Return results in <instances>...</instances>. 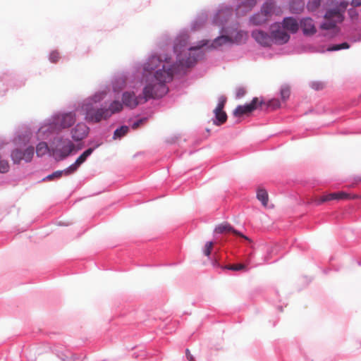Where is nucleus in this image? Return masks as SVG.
I'll use <instances>...</instances> for the list:
<instances>
[{
	"label": "nucleus",
	"mask_w": 361,
	"mask_h": 361,
	"mask_svg": "<svg viewBox=\"0 0 361 361\" xmlns=\"http://www.w3.org/2000/svg\"><path fill=\"white\" fill-rule=\"evenodd\" d=\"M171 58L166 54L153 53L144 66H138L135 78H142L145 86L142 94L136 96L133 92H124L122 94L123 104L130 109L143 104L150 99L163 97L169 92L167 82L172 80L174 75L183 71V66H190L188 61L184 65L178 59L177 63H171Z\"/></svg>",
	"instance_id": "f257e3e1"
},
{
	"label": "nucleus",
	"mask_w": 361,
	"mask_h": 361,
	"mask_svg": "<svg viewBox=\"0 0 361 361\" xmlns=\"http://www.w3.org/2000/svg\"><path fill=\"white\" fill-rule=\"evenodd\" d=\"M280 24L286 32L291 34L297 33L300 28L298 21L292 16L285 17Z\"/></svg>",
	"instance_id": "412c9836"
},
{
	"label": "nucleus",
	"mask_w": 361,
	"mask_h": 361,
	"mask_svg": "<svg viewBox=\"0 0 361 361\" xmlns=\"http://www.w3.org/2000/svg\"><path fill=\"white\" fill-rule=\"evenodd\" d=\"M186 357L189 361H195V357L190 354L188 349H186Z\"/></svg>",
	"instance_id": "09e8293b"
},
{
	"label": "nucleus",
	"mask_w": 361,
	"mask_h": 361,
	"mask_svg": "<svg viewBox=\"0 0 361 361\" xmlns=\"http://www.w3.org/2000/svg\"><path fill=\"white\" fill-rule=\"evenodd\" d=\"M350 48V44L347 42H343L339 44H335L329 46L327 48V51H339L341 49H347Z\"/></svg>",
	"instance_id": "c9c22d12"
},
{
	"label": "nucleus",
	"mask_w": 361,
	"mask_h": 361,
	"mask_svg": "<svg viewBox=\"0 0 361 361\" xmlns=\"http://www.w3.org/2000/svg\"><path fill=\"white\" fill-rule=\"evenodd\" d=\"M299 24L305 36H311L317 32L314 20L310 17L302 18Z\"/></svg>",
	"instance_id": "aec40b11"
},
{
	"label": "nucleus",
	"mask_w": 361,
	"mask_h": 361,
	"mask_svg": "<svg viewBox=\"0 0 361 361\" xmlns=\"http://www.w3.org/2000/svg\"><path fill=\"white\" fill-rule=\"evenodd\" d=\"M251 36L262 47H269L272 44L271 33L269 34L261 29L253 30L251 32Z\"/></svg>",
	"instance_id": "2eb2a0df"
},
{
	"label": "nucleus",
	"mask_w": 361,
	"mask_h": 361,
	"mask_svg": "<svg viewBox=\"0 0 361 361\" xmlns=\"http://www.w3.org/2000/svg\"><path fill=\"white\" fill-rule=\"evenodd\" d=\"M226 102V97L224 95L220 96L219 97V102H218L217 106L215 108V109H216L217 111L219 110H224Z\"/></svg>",
	"instance_id": "58836bf2"
},
{
	"label": "nucleus",
	"mask_w": 361,
	"mask_h": 361,
	"mask_svg": "<svg viewBox=\"0 0 361 361\" xmlns=\"http://www.w3.org/2000/svg\"><path fill=\"white\" fill-rule=\"evenodd\" d=\"M5 92H6V89H4V90H2V91H0V96H3V95H4Z\"/></svg>",
	"instance_id": "3c124183"
},
{
	"label": "nucleus",
	"mask_w": 361,
	"mask_h": 361,
	"mask_svg": "<svg viewBox=\"0 0 361 361\" xmlns=\"http://www.w3.org/2000/svg\"><path fill=\"white\" fill-rule=\"evenodd\" d=\"M261 250L262 251L267 252V255L262 257L261 259H256V255L258 254L259 251L254 250L253 252H251L250 253L248 254V256L245 259V263L221 266L219 259L216 258H214L212 259V264L213 265L214 267H219L221 268L222 269H227L235 271H247V267L249 264H252V262L255 264V265H259L266 262L268 263L269 260V256L271 255L272 253L275 252L276 248L263 246Z\"/></svg>",
	"instance_id": "20e7f679"
},
{
	"label": "nucleus",
	"mask_w": 361,
	"mask_h": 361,
	"mask_svg": "<svg viewBox=\"0 0 361 361\" xmlns=\"http://www.w3.org/2000/svg\"><path fill=\"white\" fill-rule=\"evenodd\" d=\"M281 97L283 101H286L290 96V88L288 86H282L280 90Z\"/></svg>",
	"instance_id": "4c0bfd02"
},
{
	"label": "nucleus",
	"mask_w": 361,
	"mask_h": 361,
	"mask_svg": "<svg viewBox=\"0 0 361 361\" xmlns=\"http://www.w3.org/2000/svg\"><path fill=\"white\" fill-rule=\"evenodd\" d=\"M63 174H64L66 176H68V175L72 174V173L71 171H67V168L65 169L64 170L56 171L54 173H52L47 176L45 178H44L43 180L44 181L51 180H54L55 178H59L61 177V176Z\"/></svg>",
	"instance_id": "7c9ffc66"
},
{
	"label": "nucleus",
	"mask_w": 361,
	"mask_h": 361,
	"mask_svg": "<svg viewBox=\"0 0 361 361\" xmlns=\"http://www.w3.org/2000/svg\"><path fill=\"white\" fill-rule=\"evenodd\" d=\"M123 102L118 100H114L110 103L109 106L103 105V121L109 119L113 114L120 112L123 109Z\"/></svg>",
	"instance_id": "a211bd4d"
},
{
	"label": "nucleus",
	"mask_w": 361,
	"mask_h": 361,
	"mask_svg": "<svg viewBox=\"0 0 361 361\" xmlns=\"http://www.w3.org/2000/svg\"><path fill=\"white\" fill-rule=\"evenodd\" d=\"M214 119L213 120L214 124L216 126H221L227 120V114L224 110L216 111L214 110Z\"/></svg>",
	"instance_id": "bb28decb"
},
{
	"label": "nucleus",
	"mask_w": 361,
	"mask_h": 361,
	"mask_svg": "<svg viewBox=\"0 0 361 361\" xmlns=\"http://www.w3.org/2000/svg\"><path fill=\"white\" fill-rule=\"evenodd\" d=\"M32 132L27 126H23L18 128L11 139V142L15 147H24L30 143Z\"/></svg>",
	"instance_id": "9d476101"
},
{
	"label": "nucleus",
	"mask_w": 361,
	"mask_h": 361,
	"mask_svg": "<svg viewBox=\"0 0 361 361\" xmlns=\"http://www.w3.org/2000/svg\"><path fill=\"white\" fill-rule=\"evenodd\" d=\"M349 2L345 0L341 1L336 0L326 1V6L322 12V17L325 19H336L337 22L343 20V14L345 12Z\"/></svg>",
	"instance_id": "0eeeda50"
},
{
	"label": "nucleus",
	"mask_w": 361,
	"mask_h": 361,
	"mask_svg": "<svg viewBox=\"0 0 361 361\" xmlns=\"http://www.w3.org/2000/svg\"><path fill=\"white\" fill-rule=\"evenodd\" d=\"M305 1L303 0H290L288 3L289 11L293 14H300L305 8Z\"/></svg>",
	"instance_id": "393cba45"
},
{
	"label": "nucleus",
	"mask_w": 361,
	"mask_h": 361,
	"mask_svg": "<svg viewBox=\"0 0 361 361\" xmlns=\"http://www.w3.org/2000/svg\"><path fill=\"white\" fill-rule=\"evenodd\" d=\"M214 232L216 233H226V232H228V233H233V234H235V235L237 236H239V237H241L243 238H244L245 240H246L247 241H248L250 243H252V240L251 239H250L247 236L243 235L242 233L236 231L235 229H234L233 227H232L230 224H219L218 226H216L214 229Z\"/></svg>",
	"instance_id": "b1692460"
},
{
	"label": "nucleus",
	"mask_w": 361,
	"mask_h": 361,
	"mask_svg": "<svg viewBox=\"0 0 361 361\" xmlns=\"http://www.w3.org/2000/svg\"><path fill=\"white\" fill-rule=\"evenodd\" d=\"M336 23L337 21L333 20L332 19H326V20L320 25V28L325 30H335L337 28Z\"/></svg>",
	"instance_id": "f704fd0d"
},
{
	"label": "nucleus",
	"mask_w": 361,
	"mask_h": 361,
	"mask_svg": "<svg viewBox=\"0 0 361 361\" xmlns=\"http://www.w3.org/2000/svg\"><path fill=\"white\" fill-rule=\"evenodd\" d=\"M257 198L259 200L263 206H267L268 204V193L266 190L259 188L257 191Z\"/></svg>",
	"instance_id": "72a5a7b5"
},
{
	"label": "nucleus",
	"mask_w": 361,
	"mask_h": 361,
	"mask_svg": "<svg viewBox=\"0 0 361 361\" xmlns=\"http://www.w3.org/2000/svg\"><path fill=\"white\" fill-rule=\"evenodd\" d=\"M310 86L314 90H320L324 88V85L323 82L319 81H312L310 82Z\"/></svg>",
	"instance_id": "a19ab883"
},
{
	"label": "nucleus",
	"mask_w": 361,
	"mask_h": 361,
	"mask_svg": "<svg viewBox=\"0 0 361 361\" xmlns=\"http://www.w3.org/2000/svg\"><path fill=\"white\" fill-rule=\"evenodd\" d=\"M274 105V107L276 108V107H279L280 106V102L277 100V101H275L274 102V104H273Z\"/></svg>",
	"instance_id": "8fccbe9b"
},
{
	"label": "nucleus",
	"mask_w": 361,
	"mask_h": 361,
	"mask_svg": "<svg viewBox=\"0 0 361 361\" xmlns=\"http://www.w3.org/2000/svg\"><path fill=\"white\" fill-rule=\"evenodd\" d=\"M233 8L231 5L221 4L219 6L216 13L213 17V23L222 27L228 21L233 15Z\"/></svg>",
	"instance_id": "9b49d317"
},
{
	"label": "nucleus",
	"mask_w": 361,
	"mask_h": 361,
	"mask_svg": "<svg viewBox=\"0 0 361 361\" xmlns=\"http://www.w3.org/2000/svg\"><path fill=\"white\" fill-rule=\"evenodd\" d=\"M349 196L350 195L348 194L343 192H334V193H331V194L324 196L322 198V201L326 202V201L333 200L348 199Z\"/></svg>",
	"instance_id": "c756f323"
},
{
	"label": "nucleus",
	"mask_w": 361,
	"mask_h": 361,
	"mask_svg": "<svg viewBox=\"0 0 361 361\" xmlns=\"http://www.w3.org/2000/svg\"><path fill=\"white\" fill-rule=\"evenodd\" d=\"M59 59V54L56 51H53L50 53L49 59L51 63H56Z\"/></svg>",
	"instance_id": "c03bdc74"
},
{
	"label": "nucleus",
	"mask_w": 361,
	"mask_h": 361,
	"mask_svg": "<svg viewBox=\"0 0 361 361\" xmlns=\"http://www.w3.org/2000/svg\"><path fill=\"white\" fill-rule=\"evenodd\" d=\"M147 118L146 117H142V118L137 119L132 123V125H131L132 128H133V129L137 128L141 124L144 123L147 121Z\"/></svg>",
	"instance_id": "37998d69"
},
{
	"label": "nucleus",
	"mask_w": 361,
	"mask_h": 361,
	"mask_svg": "<svg viewBox=\"0 0 361 361\" xmlns=\"http://www.w3.org/2000/svg\"><path fill=\"white\" fill-rule=\"evenodd\" d=\"M357 264H358L359 266H361V260L357 261Z\"/></svg>",
	"instance_id": "864d4df0"
},
{
	"label": "nucleus",
	"mask_w": 361,
	"mask_h": 361,
	"mask_svg": "<svg viewBox=\"0 0 361 361\" xmlns=\"http://www.w3.org/2000/svg\"><path fill=\"white\" fill-rule=\"evenodd\" d=\"M170 45H171L170 39L169 38H166L164 44L161 46H159V48L161 51H164L169 49Z\"/></svg>",
	"instance_id": "a18cd8bd"
},
{
	"label": "nucleus",
	"mask_w": 361,
	"mask_h": 361,
	"mask_svg": "<svg viewBox=\"0 0 361 361\" xmlns=\"http://www.w3.org/2000/svg\"><path fill=\"white\" fill-rule=\"evenodd\" d=\"M324 272L325 274H327V272H328V271H326V270H324Z\"/></svg>",
	"instance_id": "5fc2aeb1"
},
{
	"label": "nucleus",
	"mask_w": 361,
	"mask_h": 361,
	"mask_svg": "<svg viewBox=\"0 0 361 361\" xmlns=\"http://www.w3.org/2000/svg\"><path fill=\"white\" fill-rule=\"evenodd\" d=\"M48 152L51 153V151L50 150V146L49 147L45 141H41L37 145L36 154L37 157H42Z\"/></svg>",
	"instance_id": "c85d7f7f"
},
{
	"label": "nucleus",
	"mask_w": 361,
	"mask_h": 361,
	"mask_svg": "<svg viewBox=\"0 0 361 361\" xmlns=\"http://www.w3.org/2000/svg\"><path fill=\"white\" fill-rule=\"evenodd\" d=\"M109 88L95 92L82 101L79 106L85 115V120L89 123H97L103 121V105L101 102L107 96Z\"/></svg>",
	"instance_id": "7ed1b4c3"
},
{
	"label": "nucleus",
	"mask_w": 361,
	"mask_h": 361,
	"mask_svg": "<svg viewBox=\"0 0 361 361\" xmlns=\"http://www.w3.org/2000/svg\"><path fill=\"white\" fill-rule=\"evenodd\" d=\"M350 4L354 7L361 6V0H351Z\"/></svg>",
	"instance_id": "de8ad7c7"
},
{
	"label": "nucleus",
	"mask_w": 361,
	"mask_h": 361,
	"mask_svg": "<svg viewBox=\"0 0 361 361\" xmlns=\"http://www.w3.org/2000/svg\"><path fill=\"white\" fill-rule=\"evenodd\" d=\"M101 140H90L88 141V148H94V151L102 145Z\"/></svg>",
	"instance_id": "79ce46f5"
},
{
	"label": "nucleus",
	"mask_w": 361,
	"mask_h": 361,
	"mask_svg": "<svg viewBox=\"0 0 361 361\" xmlns=\"http://www.w3.org/2000/svg\"><path fill=\"white\" fill-rule=\"evenodd\" d=\"M268 20L266 14L262 13L261 12L253 14L250 18V20L252 24L255 25H262L265 23Z\"/></svg>",
	"instance_id": "cd10ccee"
},
{
	"label": "nucleus",
	"mask_w": 361,
	"mask_h": 361,
	"mask_svg": "<svg viewBox=\"0 0 361 361\" xmlns=\"http://www.w3.org/2000/svg\"><path fill=\"white\" fill-rule=\"evenodd\" d=\"M271 42L276 44H284L290 39V35L281 26L280 23H274L271 25Z\"/></svg>",
	"instance_id": "ddd939ff"
},
{
	"label": "nucleus",
	"mask_w": 361,
	"mask_h": 361,
	"mask_svg": "<svg viewBox=\"0 0 361 361\" xmlns=\"http://www.w3.org/2000/svg\"><path fill=\"white\" fill-rule=\"evenodd\" d=\"M221 32H226L231 38L230 44H242L245 43L248 37V33L246 31L238 30V25L232 27H222Z\"/></svg>",
	"instance_id": "f8f14e48"
},
{
	"label": "nucleus",
	"mask_w": 361,
	"mask_h": 361,
	"mask_svg": "<svg viewBox=\"0 0 361 361\" xmlns=\"http://www.w3.org/2000/svg\"><path fill=\"white\" fill-rule=\"evenodd\" d=\"M75 144L68 138L59 136L50 142V150L56 161H62L75 149Z\"/></svg>",
	"instance_id": "423d86ee"
},
{
	"label": "nucleus",
	"mask_w": 361,
	"mask_h": 361,
	"mask_svg": "<svg viewBox=\"0 0 361 361\" xmlns=\"http://www.w3.org/2000/svg\"><path fill=\"white\" fill-rule=\"evenodd\" d=\"M262 102H259L257 97L252 99L250 103L245 104L244 105H238L233 111V115L235 116H241L244 114H247L255 110L259 104H262Z\"/></svg>",
	"instance_id": "dca6fc26"
},
{
	"label": "nucleus",
	"mask_w": 361,
	"mask_h": 361,
	"mask_svg": "<svg viewBox=\"0 0 361 361\" xmlns=\"http://www.w3.org/2000/svg\"><path fill=\"white\" fill-rule=\"evenodd\" d=\"M326 6V2L322 4V0H308L306 8L308 12L317 17H322V12Z\"/></svg>",
	"instance_id": "f3484780"
},
{
	"label": "nucleus",
	"mask_w": 361,
	"mask_h": 361,
	"mask_svg": "<svg viewBox=\"0 0 361 361\" xmlns=\"http://www.w3.org/2000/svg\"><path fill=\"white\" fill-rule=\"evenodd\" d=\"M60 132V129L51 116L41 123L36 135L39 140H48L51 142L54 138L59 136Z\"/></svg>",
	"instance_id": "6e6552de"
},
{
	"label": "nucleus",
	"mask_w": 361,
	"mask_h": 361,
	"mask_svg": "<svg viewBox=\"0 0 361 361\" xmlns=\"http://www.w3.org/2000/svg\"><path fill=\"white\" fill-rule=\"evenodd\" d=\"M90 128L84 123H78L71 130L72 138L76 141L83 140L89 133Z\"/></svg>",
	"instance_id": "6ab92c4d"
},
{
	"label": "nucleus",
	"mask_w": 361,
	"mask_h": 361,
	"mask_svg": "<svg viewBox=\"0 0 361 361\" xmlns=\"http://www.w3.org/2000/svg\"><path fill=\"white\" fill-rule=\"evenodd\" d=\"M353 12H355L353 9L349 10V14L351 15Z\"/></svg>",
	"instance_id": "603ef678"
},
{
	"label": "nucleus",
	"mask_w": 361,
	"mask_h": 361,
	"mask_svg": "<svg viewBox=\"0 0 361 361\" xmlns=\"http://www.w3.org/2000/svg\"><path fill=\"white\" fill-rule=\"evenodd\" d=\"M129 131V127L128 126L123 125L121 127L116 128L114 130L113 139L118 140L121 139L123 137H124L128 132Z\"/></svg>",
	"instance_id": "473e14b6"
},
{
	"label": "nucleus",
	"mask_w": 361,
	"mask_h": 361,
	"mask_svg": "<svg viewBox=\"0 0 361 361\" xmlns=\"http://www.w3.org/2000/svg\"><path fill=\"white\" fill-rule=\"evenodd\" d=\"M138 66H144V63H137L133 66L132 71H123L116 73L112 80L111 85L114 93L120 94V92L129 85L130 87H135L137 83L143 84L142 78H135V73H137Z\"/></svg>",
	"instance_id": "39448f33"
},
{
	"label": "nucleus",
	"mask_w": 361,
	"mask_h": 361,
	"mask_svg": "<svg viewBox=\"0 0 361 361\" xmlns=\"http://www.w3.org/2000/svg\"><path fill=\"white\" fill-rule=\"evenodd\" d=\"M221 35L216 37L212 42L208 39H202L197 42V45L188 47V42L189 40V35L187 29L180 31L178 35L175 39L173 46V52L176 56L177 63L178 58L182 60L181 62L185 64L188 61H190L192 64L190 66H183L178 75L185 74L188 68H191L195 65L197 61L202 59L204 53L202 48L207 47L208 49H218L225 44H231V38L226 32H222L220 30Z\"/></svg>",
	"instance_id": "f03ea898"
},
{
	"label": "nucleus",
	"mask_w": 361,
	"mask_h": 361,
	"mask_svg": "<svg viewBox=\"0 0 361 361\" xmlns=\"http://www.w3.org/2000/svg\"><path fill=\"white\" fill-rule=\"evenodd\" d=\"M21 148L16 147L11 152V159L14 164H20L22 161L30 163L33 159L35 148L32 145L27 146L23 150Z\"/></svg>",
	"instance_id": "1a4fd4ad"
},
{
	"label": "nucleus",
	"mask_w": 361,
	"mask_h": 361,
	"mask_svg": "<svg viewBox=\"0 0 361 361\" xmlns=\"http://www.w3.org/2000/svg\"><path fill=\"white\" fill-rule=\"evenodd\" d=\"M257 4L256 0H242L235 8L236 15L244 16L252 11Z\"/></svg>",
	"instance_id": "5701e85b"
},
{
	"label": "nucleus",
	"mask_w": 361,
	"mask_h": 361,
	"mask_svg": "<svg viewBox=\"0 0 361 361\" xmlns=\"http://www.w3.org/2000/svg\"><path fill=\"white\" fill-rule=\"evenodd\" d=\"M13 80V76L11 73L8 71L3 72L0 75V82L3 83V85H11V82Z\"/></svg>",
	"instance_id": "e433bc0d"
},
{
	"label": "nucleus",
	"mask_w": 361,
	"mask_h": 361,
	"mask_svg": "<svg viewBox=\"0 0 361 361\" xmlns=\"http://www.w3.org/2000/svg\"><path fill=\"white\" fill-rule=\"evenodd\" d=\"M94 148H87L85 149L75 161L73 164L70 165L67 168L68 171H71L72 173H75L78 169L86 161L87 158L93 153Z\"/></svg>",
	"instance_id": "4be33fe9"
},
{
	"label": "nucleus",
	"mask_w": 361,
	"mask_h": 361,
	"mask_svg": "<svg viewBox=\"0 0 361 361\" xmlns=\"http://www.w3.org/2000/svg\"><path fill=\"white\" fill-rule=\"evenodd\" d=\"M207 20V15L203 12L197 15V17L192 20L190 25L191 30H197L201 28Z\"/></svg>",
	"instance_id": "a878e982"
},
{
	"label": "nucleus",
	"mask_w": 361,
	"mask_h": 361,
	"mask_svg": "<svg viewBox=\"0 0 361 361\" xmlns=\"http://www.w3.org/2000/svg\"><path fill=\"white\" fill-rule=\"evenodd\" d=\"M274 7V2L273 0H267L262 5L261 13L266 14L267 18L271 15Z\"/></svg>",
	"instance_id": "2f4dec72"
},
{
	"label": "nucleus",
	"mask_w": 361,
	"mask_h": 361,
	"mask_svg": "<svg viewBox=\"0 0 361 361\" xmlns=\"http://www.w3.org/2000/svg\"><path fill=\"white\" fill-rule=\"evenodd\" d=\"M52 117L61 131L71 127L76 121V114L74 111L54 114Z\"/></svg>",
	"instance_id": "4468645a"
},
{
	"label": "nucleus",
	"mask_w": 361,
	"mask_h": 361,
	"mask_svg": "<svg viewBox=\"0 0 361 361\" xmlns=\"http://www.w3.org/2000/svg\"><path fill=\"white\" fill-rule=\"evenodd\" d=\"M245 94V90L243 87H238L235 92V97L240 99Z\"/></svg>",
	"instance_id": "49530a36"
},
{
	"label": "nucleus",
	"mask_w": 361,
	"mask_h": 361,
	"mask_svg": "<svg viewBox=\"0 0 361 361\" xmlns=\"http://www.w3.org/2000/svg\"><path fill=\"white\" fill-rule=\"evenodd\" d=\"M212 247H213V242L212 241L207 242L205 245H204V250H203L204 255L207 256V257H209L210 255H211V252H212Z\"/></svg>",
	"instance_id": "ea45409f"
}]
</instances>
